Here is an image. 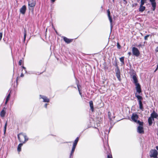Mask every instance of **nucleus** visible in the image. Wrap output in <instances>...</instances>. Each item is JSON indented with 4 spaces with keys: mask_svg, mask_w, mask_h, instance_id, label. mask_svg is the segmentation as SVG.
I'll use <instances>...</instances> for the list:
<instances>
[{
    "mask_svg": "<svg viewBox=\"0 0 158 158\" xmlns=\"http://www.w3.org/2000/svg\"><path fill=\"white\" fill-rule=\"evenodd\" d=\"M128 54H129V55H131V53L130 52H129L128 53Z\"/></svg>",
    "mask_w": 158,
    "mask_h": 158,
    "instance_id": "nucleus-42",
    "label": "nucleus"
},
{
    "mask_svg": "<svg viewBox=\"0 0 158 158\" xmlns=\"http://www.w3.org/2000/svg\"><path fill=\"white\" fill-rule=\"evenodd\" d=\"M147 0H145V1H146Z\"/></svg>",
    "mask_w": 158,
    "mask_h": 158,
    "instance_id": "nucleus-45",
    "label": "nucleus"
},
{
    "mask_svg": "<svg viewBox=\"0 0 158 158\" xmlns=\"http://www.w3.org/2000/svg\"><path fill=\"white\" fill-rule=\"evenodd\" d=\"M125 0H124V1H125Z\"/></svg>",
    "mask_w": 158,
    "mask_h": 158,
    "instance_id": "nucleus-46",
    "label": "nucleus"
},
{
    "mask_svg": "<svg viewBox=\"0 0 158 158\" xmlns=\"http://www.w3.org/2000/svg\"><path fill=\"white\" fill-rule=\"evenodd\" d=\"M6 113V111L3 110L1 112L0 115L2 117H3L5 116Z\"/></svg>",
    "mask_w": 158,
    "mask_h": 158,
    "instance_id": "nucleus-24",
    "label": "nucleus"
},
{
    "mask_svg": "<svg viewBox=\"0 0 158 158\" xmlns=\"http://www.w3.org/2000/svg\"><path fill=\"white\" fill-rule=\"evenodd\" d=\"M150 1L151 2L152 7V10L154 11L156 6V4L155 1V0H150Z\"/></svg>",
    "mask_w": 158,
    "mask_h": 158,
    "instance_id": "nucleus-9",
    "label": "nucleus"
},
{
    "mask_svg": "<svg viewBox=\"0 0 158 158\" xmlns=\"http://www.w3.org/2000/svg\"><path fill=\"white\" fill-rule=\"evenodd\" d=\"M89 104L90 108L91 109L92 111H93L94 110V106L92 101H90L89 102Z\"/></svg>",
    "mask_w": 158,
    "mask_h": 158,
    "instance_id": "nucleus-20",
    "label": "nucleus"
},
{
    "mask_svg": "<svg viewBox=\"0 0 158 158\" xmlns=\"http://www.w3.org/2000/svg\"><path fill=\"white\" fill-rule=\"evenodd\" d=\"M77 87L78 88V90L79 94L81 96V92L80 91V89H79V85H77Z\"/></svg>",
    "mask_w": 158,
    "mask_h": 158,
    "instance_id": "nucleus-29",
    "label": "nucleus"
},
{
    "mask_svg": "<svg viewBox=\"0 0 158 158\" xmlns=\"http://www.w3.org/2000/svg\"><path fill=\"white\" fill-rule=\"evenodd\" d=\"M111 113L110 112H108V116L110 119V115H111Z\"/></svg>",
    "mask_w": 158,
    "mask_h": 158,
    "instance_id": "nucleus-35",
    "label": "nucleus"
},
{
    "mask_svg": "<svg viewBox=\"0 0 158 158\" xmlns=\"http://www.w3.org/2000/svg\"><path fill=\"white\" fill-rule=\"evenodd\" d=\"M116 76L117 78L119 81L120 80V75L119 69H118L116 71Z\"/></svg>",
    "mask_w": 158,
    "mask_h": 158,
    "instance_id": "nucleus-14",
    "label": "nucleus"
},
{
    "mask_svg": "<svg viewBox=\"0 0 158 158\" xmlns=\"http://www.w3.org/2000/svg\"><path fill=\"white\" fill-rule=\"evenodd\" d=\"M145 2V0H141V4L140 6H143Z\"/></svg>",
    "mask_w": 158,
    "mask_h": 158,
    "instance_id": "nucleus-25",
    "label": "nucleus"
},
{
    "mask_svg": "<svg viewBox=\"0 0 158 158\" xmlns=\"http://www.w3.org/2000/svg\"><path fill=\"white\" fill-rule=\"evenodd\" d=\"M120 60L123 64L124 63V57H123L120 58Z\"/></svg>",
    "mask_w": 158,
    "mask_h": 158,
    "instance_id": "nucleus-26",
    "label": "nucleus"
},
{
    "mask_svg": "<svg viewBox=\"0 0 158 158\" xmlns=\"http://www.w3.org/2000/svg\"><path fill=\"white\" fill-rule=\"evenodd\" d=\"M47 105H48V104L47 103H46L44 105V107L45 108H47Z\"/></svg>",
    "mask_w": 158,
    "mask_h": 158,
    "instance_id": "nucleus-37",
    "label": "nucleus"
},
{
    "mask_svg": "<svg viewBox=\"0 0 158 158\" xmlns=\"http://www.w3.org/2000/svg\"><path fill=\"white\" fill-rule=\"evenodd\" d=\"M2 33H0V40H1L2 37Z\"/></svg>",
    "mask_w": 158,
    "mask_h": 158,
    "instance_id": "nucleus-33",
    "label": "nucleus"
},
{
    "mask_svg": "<svg viewBox=\"0 0 158 158\" xmlns=\"http://www.w3.org/2000/svg\"><path fill=\"white\" fill-rule=\"evenodd\" d=\"M149 35H147L144 37V39L145 40H148V38L149 37Z\"/></svg>",
    "mask_w": 158,
    "mask_h": 158,
    "instance_id": "nucleus-30",
    "label": "nucleus"
},
{
    "mask_svg": "<svg viewBox=\"0 0 158 158\" xmlns=\"http://www.w3.org/2000/svg\"><path fill=\"white\" fill-rule=\"evenodd\" d=\"M139 103V109L141 110L142 111H143L144 110L143 108V104L142 102H140Z\"/></svg>",
    "mask_w": 158,
    "mask_h": 158,
    "instance_id": "nucleus-21",
    "label": "nucleus"
},
{
    "mask_svg": "<svg viewBox=\"0 0 158 158\" xmlns=\"http://www.w3.org/2000/svg\"><path fill=\"white\" fill-rule=\"evenodd\" d=\"M22 143H20L18 146V151L19 152H20L21 151V148L23 145Z\"/></svg>",
    "mask_w": 158,
    "mask_h": 158,
    "instance_id": "nucleus-23",
    "label": "nucleus"
},
{
    "mask_svg": "<svg viewBox=\"0 0 158 158\" xmlns=\"http://www.w3.org/2000/svg\"><path fill=\"white\" fill-rule=\"evenodd\" d=\"M135 86L137 92L139 93H140L141 92V90L139 84L135 85Z\"/></svg>",
    "mask_w": 158,
    "mask_h": 158,
    "instance_id": "nucleus-16",
    "label": "nucleus"
},
{
    "mask_svg": "<svg viewBox=\"0 0 158 158\" xmlns=\"http://www.w3.org/2000/svg\"><path fill=\"white\" fill-rule=\"evenodd\" d=\"M156 149L158 150V146H156Z\"/></svg>",
    "mask_w": 158,
    "mask_h": 158,
    "instance_id": "nucleus-43",
    "label": "nucleus"
},
{
    "mask_svg": "<svg viewBox=\"0 0 158 158\" xmlns=\"http://www.w3.org/2000/svg\"><path fill=\"white\" fill-rule=\"evenodd\" d=\"M24 40H25L26 36V30H24Z\"/></svg>",
    "mask_w": 158,
    "mask_h": 158,
    "instance_id": "nucleus-28",
    "label": "nucleus"
},
{
    "mask_svg": "<svg viewBox=\"0 0 158 158\" xmlns=\"http://www.w3.org/2000/svg\"><path fill=\"white\" fill-rule=\"evenodd\" d=\"M79 140V138L77 137L73 143V147L70 154L69 157L71 158L73 156V154L74 152L76 146Z\"/></svg>",
    "mask_w": 158,
    "mask_h": 158,
    "instance_id": "nucleus-3",
    "label": "nucleus"
},
{
    "mask_svg": "<svg viewBox=\"0 0 158 158\" xmlns=\"http://www.w3.org/2000/svg\"><path fill=\"white\" fill-rule=\"evenodd\" d=\"M150 1L151 2L152 7V10L154 11L156 6V4L155 1V0H150Z\"/></svg>",
    "mask_w": 158,
    "mask_h": 158,
    "instance_id": "nucleus-10",
    "label": "nucleus"
},
{
    "mask_svg": "<svg viewBox=\"0 0 158 158\" xmlns=\"http://www.w3.org/2000/svg\"><path fill=\"white\" fill-rule=\"evenodd\" d=\"M132 53L134 55L138 56L139 54V52L138 49L135 47H133L132 49Z\"/></svg>",
    "mask_w": 158,
    "mask_h": 158,
    "instance_id": "nucleus-7",
    "label": "nucleus"
},
{
    "mask_svg": "<svg viewBox=\"0 0 158 158\" xmlns=\"http://www.w3.org/2000/svg\"><path fill=\"white\" fill-rule=\"evenodd\" d=\"M7 122H6L5 125V126H4V132L5 133V132H6V127H7Z\"/></svg>",
    "mask_w": 158,
    "mask_h": 158,
    "instance_id": "nucleus-27",
    "label": "nucleus"
},
{
    "mask_svg": "<svg viewBox=\"0 0 158 158\" xmlns=\"http://www.w3.org/2000/svg\"><path fill=\"white\" fill-rule=\"evenodd\" d=\"M23 76H24V74L23 73H22L21 74L20 77H23Z\"/></svg>",
    "mask_w": 158,
    "mask_h": 158,
    "instance_id": "nucleus-39",
    "label": "nucleus"
},
{
    "mask_svg": "<svg viewBox=\"0 0 158 158\" xmlns=\"http://www.w3.org/2000/svg\"><path fill=\"white\" fill-rule=\"evenodd\" d=\"M158 155L157 151L155 149L151 150L150 152V156L151 157H154V158H157V157Z\"/></svg>",
    "mask_w": 158,
    "mask_h": 158,
    "instance_id": "nucleus-5",
    "label": "nucleus"
},
{
    "mask_svg": "<svg viewBox=\"0 0 158 158\" xmlns=\"http://www.w3.org/2000/svg\"><path fill=\"white\" fill-rule=\"evenodd\" d=\"M51 0L52 2H54L55 1V0Z\"/></svg>",
    "mask_w": 158,
    "mask_h": 158,
    "instance_id": "nucleus-41",
    "label": "nucleus"
},
{
    "mask_svg": "<svg viewBox=\"0 0 158 158\" xmlns=\"http://www.w3.org/2000/svg\"><path fill=\"white\" fill-rule=\"evenodd\" d=\"M107 14H108V16L109 20V21H110V26H111V29H112V19H111V17L110 16V11L109 10H108L107 11Z\"/></svg>",
    "mask_w": 158,
    "mask_h": 158,
    "instance_id": "nucleus-12",
    "label": "nucleus"
},
{
    "mask_svg": "<svg viewBox=\"0 0 158 158\" xmlns=\"http://www.w3.org/2000/svg\"><path fill=\"white\" fill-rule=\"evenodd\" d=\"M18 136L19 142L23 144L25 143L28 139L25 134L20 133L18 135Z\"/></svg>",
    "mask_w": 158,
    "mask_h": 158,
    "instance_id": "nucleus-1",
    "label": "nucleus"
},
{
    "mask_svg": "<svg viewBox=\"0 0 158 158\" xmlns=\"http://www.w3.org/2000/svg\"><path fill=\"white\" fill-rule=\"evenodd\" d=\"M155 51L157 52H158V47H157L156 48Z\"/></svg>",
    "mask_w": 158,
    "mask_h": 158,
    "instance_id": "nucleus-38",
    "label": "nucleus"
},
{
    "mask_svg": "<svg viewBox=\"0 0 158 158\" xmlns=\"http://www.w3.org/2000/svg\"><path fill=\"white\" fill-rule=\"evenodd\" d=\"M145 9V7L144 6H140L139 8V11L141 12H142Z\"/></svg>",
    "mask_w": 158,
    "mask_h": 158,
    "instance_id": "nucleus-19",
    "label": "nucleus"
},
{
    "mask_svg": "<svg viewBox=\"0 0 158 158\" xmlns=\"http://www.w3.org/2000/svg\"><path fill=\"white\" fill-rule=\"evenodd\" d=\"M52 27H53V28L54 30H55L56 32L57 33V31L55 30V28H54L53 26V25H52Z\"/></svg>",
    "mask_w": 158,
    "mask_h": 158,
    "instance_id": "nucleus-40",
    "label": "nucleus"
},
{
    "mask_svg": "<svg viewBox=\"0 0 158 158\" xmlns=\"http://www.w3.org/2000/svg\"><path fill=\"white\" fill-rule=\"evenodd\" d=\"M117 47L118 49H120V46L118 43H117Z\"/></svg>",
    "mask_w": 158,
    "mask_h": 158,
    "instance_id": "nucleus-34",
    "label": "nucleus"
},
{
    "mask_svg": "<svg viewBox=\"0 0 158 158\" xmlns=\"http://www.w3.org/2000/svg\"><path fill=\"white\" fill-rule=\"evenodd\" d=\"M63 40L65 42L68 44L70 43L72 41V40L69 39L65 37L63 38Z\"/></svg>",
    "mask_w": 158,
    "mask_h": 158,
    "instance_id": "nucleus-17",
    "label": "nucleus"
},
{
    "mask_svg": "<svg viewBox=\"0 0 158 158\" xmlns=\"http://www.w3.org/2000/svg\"><path fill=\"white\" fill-rule=\"evenodd\" d=\"M107 158H112V156H110V155H108Z\"/></svg>",
    "mask_w": 158,
    "mask_h": 158,
    "instance_id": "nucleus-36",
    "label": "nucleus"
},
{
    "mask_svg": "<svg viewBox=\"0 0 158 158\" xmlns=\"http://www.w3.org/2000/svg\"><path fill=\"white\" fill-rule=\"evenodd\" d=\"M114 1V0H113V1Z\"/></svg>",
    "mask_w": 158,
    "mask_h": 158,
    "instance_id": "nucleus-44",
    "label": "nucleus"
},
{
    "mask_svg": "<svg viewBox=\"0 0 158 158\" xmlns=\"http://www.w3.org/2000/svg\"><path fill=\"white\" fill-rule=\"evenodd\" d=\"M135 95L138 100L139 102H142L141 100H142V97L140 96L137 95L136 93L135 94Z\"/></svg>",
    "mask_w": 158,
    "mask_h": 158,
    "instance_id": "nucleus-18",
    "label": "nucleus"
},
{
    "mask_svg": "<svg viewBox=\"0 0 158 158\" xmlns=\"http://www.w3.org/2000/svg\"><path fill=\"white\" fill-rule=\"evenodd\" d=\"M137 123L139 125L137 127V132L140 134H143L144 133L143 127V123L138 120Z\"/></svg>",
    "mask_w": 158,
    "mask_h": 158,
    "instance_id": "nucleus-4",
    "label": "nucleus"
},
{
    "mask_svg": "<svg viewBox=\"0 0 158 158\" xmlns=\"http://www.w3.org/2000/svg\"><path fill=\"white\" fill-rule=\"evenodd\" d=\"M40 99H42L43 100V102H49L50 100L47 97L45 96L40 95H39Z\"/></svg>",
    "mask_w": 158,
    "mask_h": 158,
    "instance_id": "nucleus-6",
    "label": "nucleus"
},
{
    "mask_svg": "<svg viewBox=\"0 0 158 158\" xmlns=\"http://www.w3.org/2000/svg\"><path fill=\"white\" fill-rule=\"evenodd\" d=\"M26 10V7L25 6H23L20 9V13L23 14H24Z\"/></svg>",
    "mask_w": 158,
    "mask_h": 158,
    "instance_id": "nucleus-13",
    "label": "nucleus"
},
{
    "mask_svg": "<svg viewBox=\"0 0 158 158\" xmlns=\"http://www.w3.org/2000/svg\"><path fill=\"white\" fill-rule=\"evenodd\" d=\"M138 118V116L136 114H133L131 117L132 120L135 122L137 123V119Z\"/></svg>",
    "mask_w": 158,
    "mask_h": 158,
    "instance_id": "nucleus-8",
    "label": "nucleus"
},
{
    "mask_svg": "<svg viewBox=\"0 0 158 158\" xmlns=\"http://www.w3.org/2000/svg\"><path fill=\"white\" fill-rule=\"evenodd\" d=\"M10 97V93L8 94V95H7V96L6 98V101L5 103V104H6L7 103V102H8V101L9 100Z\"/></svg>",
    "mask_w": 158,
    "mask_h": 158,
    "instance_id": "nucleus-22",
    "label": "nucleus"
},
{
    "mask_svg": "<svg viewBox=\"0 0 158 158\" xmlns=\"http://www.w3.org/2000/svg\"><path fill=\"white\" fill-rule=\"evenodd\" d=\"M158 116V114L156 113L155 111H153V112L151 114V117L148 119V122L149 125H151L152 123V121L154 120V118H157Z\"/></svg>",
    "mask_w": 158,
    "mask_h": 158,
    "instance_id": "nucleus-2",
    "label": "nucleus"
},
{
    "mask_svg": "<svg viewBox=\"0 0 158 158\" xmlns=\"http://www.w3.org/2000/svg\"><path fill=\"white\" fill-rule=\"evenodd\" d=\"M35 5V2L33 0H31L28 2V6L31 7H34Z\"/></svg>",
    "mask_w": 158,
    "mask_h": 158,
    "instance_id": "nucleus-11",
    "label": "nucleus"
},
{
    "mask_svg": "<svg viewBox=\"0 0 158 158\" xmlns=\"http://www.w3.org/2000/svg\"><path fill=\"white\" fill-rule=\"evenodd\" d=\"M132 79L134 81V83L135 84V85L139 84L138 83V80L136 76L135 75H133L132 76Z\"/></svg>",
    "mask_w": 158,
    "mask_h": 158,
    "instance_id": "nucleus-15",
    "label": "nucleus"
},
{
    "mask_svg": "<svg viewBox=\"0 0 158 158\" xmlns=\"http://www.w3.org/2000/svg\"><path fill=\"white\" fill-rule=\"evenodd\" d=\"M22 68L24 69V71L25 73H27V71L26 70V68L25 67H24V66H22Z\"/></svg>",
    "mask_w": 158,
    "mask_h": 158,
    "instance_id": "nucleus-32",
    "label": "nucleus"
},
{
    "mask_svg": "<svg viewBox=\"0 0 158 158\" xmlns=\"http://www.w3.org/2000/svg\"><path fill=\"white\" fill-rule=\"evenodd\" d=\"M22 60H19V64L20 65H21L22 64Z\"/></svg>",
    "mask_w": 158,
    "mask_h": 158,
    "instance_id": "nucleus-31",
    "label": "nucleus"
}]
</instances>
